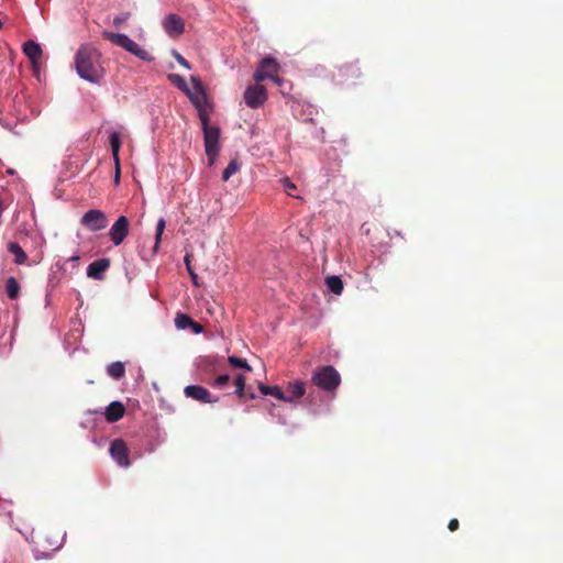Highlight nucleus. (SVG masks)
<instances>
[{
  "mask_svg": "<svg viewBox=\"0 0 563 563\" xmlns=\"http://www.w3.org/2000/svg\"><path fill=\"white\" fill-rule=\"evenodd\" d=\"M75 66L78 75L90 82H99L104 76L101 53L91 46H82L75 57Z\"/></svg>",
  "mask_w": 563,
  "mask_h": 563,
  "instance_id": "1",
  "label": "nucleus"
},
{
  "mask_svg": "<svg viewBox=\"0 0 563 563\" xmlns=\"http://www.w3.org/2000/svg\"><path fill=\"white\" fill-rule=\"evenodd\" d=\"M102 37L104 40H108L111 43L122 47L126 52L133 54L141 60H144V62H153L154 60V56L148 51H146L145 48H142L137 43H135L133 40H131L125 34L113 33L110 31H103Z\"/></svg>",
  "mask_w": 563,
  "mask_h": 563,
  "instance_id": "2",
  "label": "nucleus"
},
{
  "mask_svg": "<svg viewBox=\"0 0 563 563\" xmlns=\"http://www.w3.org/2000/svg\"><path fill=\"white\" fill-rule=\"evenodd\" d=\"M311 380L320 389L334 391L341 383V376L332 365H324L314 369Z\"/></svg>",
  "mask_w": 563,
  "mask_h": 563,
  "instance_id": "3",
  "label": "nucleus"
},
{
  "mask_svg": "<svg viewBox=\"0 0 563 563\" xmlns=\"http://www.w3.org/2000/svg\"><path fill=\"white\" fill-rule=\"evenodd\" d=\"M190 81L194 86L195 92L189 89V93L186 96L190 99L192 104L198 111L199 119L201 120V115H206L207 119H210L209 111L207 107L209 106L208 97L202 86L201 80L198 77L192 76Z\"/></svg>",
  "mask_w": 563,
  "mask_h": 563,
  "instance_id": "4",
  "label": "nucleus"
},
{
  "mask_svg": "<svg viewBox=\"0 0 563 563\" xmlns=\"http://www.w3.org/2000/svg\"><path fill=\"white\" fill-rule=\"evenodd\" d=\"M210 119L206 115H201V126L203 131V142L206 153L220 152V129L218 126H211L209 124Z\"/></svg>",
  "mask_w": 563,
  "mask_h": 563,
  "instance_id": "5",
  "label": "nucleus"
},
{
  "mask_svg": "<svg viewBox=\"0 0 563 563\" xmlns=\"http://www.w3.org/2000/svg\"><path fill=\"white\" fill-rule=\"evenodd\" d=\"M279 66L275 58L267 56L263 58L258 65V68L254 73V79L256 82H261L265 79H272L279 84L280 79L277 76Z\"/></svg>",
  "mask_w": 563,
  "mask_h": 563,
  "instance_id": "6",
  "label": "nucleus"
},
{
  "mask_svg": "<svg viewBox=\"0 0 563 563\" xmlns=\"http://www.w3.org/2000/svg\"><path fill=\"white\" fill-rule=\"evenodd\" d=\"M106 213L99 209H90L80 219V224L91 232H98L108 227Z\"/></svg>",
  "mask_w": 563,
  "mask_h": 563,
  "instance_id": "7",
  "label": "nucleus"
},
{
  "mask_svg": "<svg viewBox=\"0 0 563 563\" xmlns=\"http://www.w3.org/2000/svg\"><path fill=\"white\" fill-rule=\"evenodd\" d=\"M130 222L125 216H120L109 230V238L111 242L119 246L123 243L129 234Z\"/></svg>",
  "mask_w": 563,
  "mask_h": 563,
  "instance_id": "8",
  "label": "nucleus"
},
{
  "mask_svg": "<svg viewBox=\"0 0 563 563\" xmlns=\"http://www.w3.org/2000/svg\"><path fill=\"white\" fill-rule=\"evenodd\" d=\"M111 457L122 467H129L131 465L129 459V448L122 439H115L111 442L109 449Z\"/></svg>",
  "mask_w": 563,
  "mask_h": 563,
  "instance_id": "9",
  "label": "nucleus"
},
{
  "mask_svg": "<svg viewBox=\"0 0 563 563\" xmlns=\"http://www.w3.org/2000/svg\"><path fill=\"white\" fill-rule=\"evenodd\" d=\"M267 99V92L264 86L253 85L249 86L244 92V101L250 108L261 107Z\"/></svg>",
  "mask_w": 563,
  "mask_h": 563,
  "instance_id": "10",
  "label": "nucleus"
},
{
  "mask_svg": "<svg viewBox=\"0 0 563 563\" xmlns=\"http://www.w3.org/2000/svg\"><path fill=\"white\" fill-rule=\"evenodd\" d=\"M163 26L165 32L170 37H177L181 35L185 31V22L184 20L175 13H169L163 21Z\"/></svg>",
  "mask_w": 563,
  "mask_h": 563,
  "instance_id": "11",
  "label": "nucleus"
},
{
  "mask_svg": "<svg viewBox=\"0 0 563 563\" xmlns=\"http://www.w3.org/2000/svg\"><path fill=\"white\" fill-rule=\"evenodd\" d=\"M184 394L186 397L195 399L200 402H212L211 395L209 390L202 386L199 385H189L186 386L184 389Z\"/></svg>",
  "mask_w": 563,
  "mask_h": 563,
  "instance_id": "12",
  "label": "nucleus"
},
{
  "mask_svg": "<svg viewBox=\"0 0 563 563\" xmlns=\"http://www.w3.org/2000/svg\"><path fill=\"white\" fill-rule=\"evenodd\" d=\"M110 267V260L109 258H99L93 261L89 266L87 267V276L96 279V280H102L103 279V273Z\"/></svg>",
  "mask_w": 563,
  "mask_h": 563,
  "instance_id": "13",
  "label": "nucleus"
},
{
  "mask_svg": "<svg viewBox=\"0 0 563 563\" xmlns=\"http://www.w3.org/2000/svg\"><path fill=\"white\" fill-rule=\"evenodd\" d=\"M125 413V407L121 401H112L104 411L106 420L110 423L119 421Z\"/></svg>",
  "mask_w": 563,
  "mask_h": 563,
  "instance_id": "14",
  "label": "nucleus"
},
{
  "mask_svg": "<svg viewBox=\"0 0 563 563\" xmlns=\"http://www.w3.org/2000/svg\"><path fill=\"white\" fill-rule=\"evenodd\" d=\"M339 76L343 80L357 79L362 76V73L358 64L355 62L342 65L339 68Z\"/></svg>",
  "mask_w": 563,
  "mask_h": 563,
  "instance_id": "15",
  "label": "nucleus"
},
{
  "mask_svg": "<svg viewBox=\"0 0 563 563\" xmlns=\"http://www.w3.org/2000/svg\"><path fill=\"white\" fill-rule=\"evenodd\" d=\"M23 52L32 63H36L42 56V48L34 41L25 42L23 44Z\"/></svg>",
  "mask_w": 563,
  "mask_h": 563,
  "instance_id": "16",
  "label": "nucleus"
},
{
  "mask_svg": "<svg viewBox=\"0 0 563 563\" xmlns=\"http://www.w3.org/2000/svg\"><path fill=\"white\" fill-rule=\"evenodd\" d=\"M258 388L263 395H271V396H274L275 398H277L279 400H284V401H289V402L292 401V398L286 397L285 394L283 393V390L278 386H267L264 384H260Z\"/></svg>",
  "mask_w": 563,
  "mask_h": 563,
  "instance_id": "17",
  "label": "nucleus"
},
{
  "mask_svg": "<svg viewBox=\"0 0 563 563\" xmlns=\"http://www.w3.org/2000/svg\"><path fill=\"white\" fill-rule=\"evenodd\" d=\"M8 251L14 255L15 264L21 265L25 263L27 256L19 243L10 242L8 244Z\"/></svg>",
  "mask_w": 563,
  "mask_h": 563,
  "instance_id": "18",
  "label": "nucleus"
},
{
  "mask_svg": "<svg viewBox=\"0 0 563 563\" xmlns=\"http://www.w3.org/2000/svg\"><path fill=\"white\" fill-rule=\"evenodd\" d=\"M245 376L242 374H238L234 378V385H235V394L242 398L245 396H249L250 399H254L255 395L253 393L247 394L245 391Z\"/></svg>",
  "mask_w": 563,
  "mask_h": 563,
  "instance_id": "19",
  "label": "nucleus"
},
{
  "mask_svg": "<svg viewBox=\"0 0 563 563\" xmlns=\"http://www.w3.org/2000/svg\"><path fill=\"white\" fill-rule=\"evenodd\" d=\"M325 285L335 295H341L343 291V282L339 276L332 275L327 277Z\"/></svg>",
  "mask_w": 563,
  "mask_h": 563,
  "instance_id": "20",
  "label": "nucleus"
},
{
  "mask_svg": "<svg viewBox=\"0 0 563 563\" xmlns=\"http://www.w3.org/2000/svg\"><path fill=\"white\" fill-rule=\"evenodd\" d=\"M107 373L114 379H120L125 374V367L122 362H113L107 367Z\"/></svg>",
  "mask_w": 563,
  "mask_h": 563,
  "instance_id": "21",
  "label": "nucleus"
},
{
  "mask_svg": "<svg viewBox=\"0 0 563 563\" xmlns=\"http://www.w3.org/2000/svg\"><path fill=\"white\" fill-rule=\"evenodd\" d=\"M5 291L8 297L11 300H14L19 297L20 285L14 277H9L5 283Z\"/></svg>",
  "mask_w": 563,
  "mask_h": 563,
  "instance_id": "22",
  "label": "nucleus"
},
{
  "mask_svg": "<svg viewBox=\"0 0 563 563\" xmlns=\"http://www.w3.org/2000/svg\"><path fill=\"white\" fill-rule=\"evenodd\" d=\"M109 143L111 146L112 156L114 158L115 165H119V151L121 147V141H120L119 133H117V132L111 133L110 137H109Z\"/></svg>",
  "mask_w": 563,
  "mask_h": 563,
  "instance_id": "23",
  "label": "nucleus"
},
{
  "mask_svg": "<svg viewBox=\"0 0 563 563\" xmlns=\"http://www.w3.org/2000/svg\"><path fill=\"white\" fill-rule=\"evenodd\" d=\"M167 78L179 90H181L185 93H189V87L183 76L178 74H169Z\"/></svg>",
  "mask_w": 563,
  "mask_h": 563,
  "instance_id": "24",
  "label": "nucleus"
},
{
  "mask_svg": "<svg viewBox=\"0 0 563 563\" xmlns=\"http://www.w3.org/2000/svg\"><path fill=\"white\" fill-rule=\"evenodd\" d=\"M288 391L291 394L289 397L292 398V400L295 398H299V397H302L305 395V384L300 380H296V382H292V383H289L288 385Z\"/></svg>",
  "mask_w": 563,
  "mask_h": 563,
  "instance_id": "25",
  "label": "nucleus"
},
{
  "mask_svg": "<svg viewBox=\"0 0 563 563\" xmlns=\"http://www.w3.org/2000/svg\"><path fill=\"white\" fill-rule=\"evenodd\" d=\"M240 169L238 159H232L222 173V180L228 181Z\"/></svg>",
  "mask_w": 563,
  "mask_h": 563,
  "instance_id": "26",
  "label": "nucleus"
},
{
  "mask_svg": "<svg viewBox=\"0 0 563 563\" xmlns=\"http://www.w3.org/2000/svg\"><path fill=\"white\" fill-rule=\"evenodd\" d=\"M192 318L185 313H179L175 318V324L178 329L185 330L192 324Z\"/></svg>",
  "mask_w": 563,
  "mask_h": 563,
  "instance_id": "27",
  "label": "nucleus"
},
{
  "mask_svg": "<svg viewBox=\"0 0 563 563\" xmlns=\"http://www.w3.org/2000/svg\"><path fill=\"white\" fill-rule=\"evenodd\" d=\"M228 362L231 366H233L235 368H244L249 372L252 371V367L249 365V363L244 358H241L238 356H229Z\"/></svg>",
  "mask_w": 563,
  "mask_h": 563,
  "instance_id": "28",
  "label": "nucleus"
},
{
  "mask_svg": "<svg viewBox=\"0 0 563 563\" xmlns=\"http://www.w3.org/2000/svg\"><path fill=\"white\" fill-rule=\"evenodd\" d=\"M166 228V221L164 218H159L156 224V234H155V244L154 250L156 251L159 246L162 235L164 233V230Z\"/></svg>",
  "mask_w": 563,
  "mask_h": 563,
  "instance_id": "29",
  "label": "nucleus"
},
{
  "mask_svg": "<svg viewBox=\"0 0 563 563\" xmlns=\"http://www.w3.org/2000/svg\"><path fill=\"white\" fill-rule=\"evenodd\" d=\"M229 382H230V376L228 374L219 375L216 377L213 386L223 388L224 386L228 385Z\"/></svg>",
  "mask_w": 563,
  "mask_h": 563,
  "instance_id": "30",
  "label": "nucleus"
},
{
  "mask_svg": "<svg viewBox=\"0 0 563 563\" xmlns=\"http://www.w3.org/2000/svg\"><path fill=\"white\" fill-rule=\"evenodd\" d=\"M172 54L179 65H181L183 67H185L187 69L191 68L188 60L180 53H178L177 51H173Z\"/></svg>",
  "mask_w": 563,
  "mask_h": 563,
  "instance_id": "31",
  "label": "nucleus"
},
{
  "mask_svg": "<svg viewBox=\"0 0 563 563\" xmlns=\"http://www.w3.org/2000/svg\"><path fill=\"white\" fill-rule=\"evenodd\" d=\"M130 15L131 14L129 12H125V13H122L120 15H117L113 19V25L115 27H120L123 23H125L129 20Z\"/></svg>",
  "mask_w": 563,
  "mask_h": 563,
  "instance_id": "32",
  "label": "nucleus"
},
{
  "mask_svg": "<svg viewBox=\"0 0 563 563\" xmlns=\"http://www.w3.org/2000/svg\"><path fill=\"white\" fill-rule=\"evenodd\" d=\"M189 328L196 334H199L203 331V327L200 323L196 322L195 320L192 321V324Z\"/></svg>",
  "mask_w": 563,
  "mask_h": 563,
  "instance_id": "33",
  "label": "nucleus"
},
{
  "mask_svg": "<svg viewBox=\"0 0 563 563\" xmlns=\"http://www.w3.org/2000/svg\"><path fill=\"white\" fill-rule=\"evenodd\" d=\"M206 155L208 156V165L209 166H213L214 163H216V159L219 155V152H214V154L212 153H206Z\"/></svg>",
  "mask_w": 563,
  "mask_h": 563,
  "instance_id": "34",
  "label": "nucleus"
},
{
  "mask_svg": "<svg viewBox=\"0 0 563 563\" xmlns=\"http://www.w3.org/2000/svg\"><path fill=\"white\" fill-rule=\"evenodd\" d=\"M283 183H284V186H285V188L287 190V194L291 196L290 190L296 188L295 185L288 178H284Z\"/></svg>",
  "mask_w": 563,
  "mask_h": 563,
  "instance_id": "35",
  "label": "nucleus"
},
{
  "mask_svg": "<svg viewBox=\"0 0 563 563\" xmlns=\"http://www.w3.org/2000/svg\"><path fill=\"white\" fill-rule=\"evenodd\" d=\"M459 527H460V522L455 518L451 519L450 522H449V526H448L449 530L452 531V532L456 531L459 529Z\"/></svg>",
  "mask_w": 563,
  "mask_h": 563,
  "instance_id": "36",
  "label": "nucleus"
},
{
  "mask_svg": "<svg viewBox=\"0 0 563 563\" xmlns=\"http://www.w3.org/2000/svg\"><path fill=\"white\" fill-rule=\"evenodd\" d=\"M120 180V164L115 165V176H114V183H119Z\"/></svg>",
  "mask_w": 563,
  "mask_h": 563,
  "instance_id": "37",
  "label": "nucleus"
},
{
  "mask_svg": "<svg viewBox=\"0 0 563 563\" xmlns=\"http://www.w3.org/2000/svg\"><path fill=\"white\" fill-rule=\"evenodd\" d=\"M185 262L187 263V267H188V271L192 277V279H196V275L191 272L190 267H189V261H188V257L186 256L185 257ZM196 283V280H194Z\"/></svg>",
  "mask_w": 563,
  "mask_h": 563,
  "instance_id": "38",
  "label": "nucleus"
},
{
  "mask_svg": "<svg viewBox=\"0 0 563 563\" xmlns=\"http://www.w3.org/2000/svg\"><path fill=\"white\" fill-rule=\"evenodd\" d=\"M80 257L78 255H75V256H71L69 260L70 261H78Z\"/></svg>",
  "mask_w": 563,
  "mask_h": 563,
  "instance_id": "39",
  "label": "nucleus"
},
{
  "mask_svg": "<svg viewBox=\"0 0 563 563\" xmlns=\"http://www.w3.org/2000/svg\"><path fill=\"white\" fill-rule=\"evenodd\" d=\"M2 26H3V23H2V21L0 20V29H2Z\"/></svg>",
  "mask_w": 563,
  "mask_h": 563,
  "instance_id": "40",
  "label": "nucleus"
}]
</instances>
